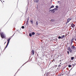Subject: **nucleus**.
Segmentation results:
<instances>
[{
  "label": "nucleus",
  "instance_id": "1",
  "mask_svg": "<svg viewBox=\"0 0 76 76\" xmlns=\"http://www.w3.org/2000/svg\"><path fill=\"white\" fill-rule=\"evenodd\" d=\"M0 35L1 36V37H3L2 38H6V35L3 34V33L1 32L0 33Z\"/></svg>",
  "mask_w": 76,
  "mask_h": 76
},
{
  "label": "nucleus",
  "instance_id": "2",
  "mask_svg": "<svg viewBox=\"0 0 76 76\" xmlns=\"http://www.w3.org/2000/svg\"><path fill=\"white\" fill-rule=\"evenodd\" d=\"M15 33H14L12 36L10 37V38L9 39H8L7 40V42H9V43L10 42V39H11V38H12V37H13V36H14V35H15Z\"/></svg>",
  "mask_w": 76,
  "mask_h": 76
},
{
  "label": "nucleus",
  "instance_id": "3",
  "mask_svg": "<svg viewBox=\"0 0 76 76\" xmlns=\"http://www.w3.org/2000/svg\"><path fill=\"white\" fill-rule=\"evenodd\" d=\"M71 20H72V18H68L67 20V23H69V21H70Z\"/></svg>",
  "mask_w": 76,
  "mask_h": 76
},
{
  "label": "nucleus",
  "instance_id": "4",
  "mask_svg": "<svg viewBox=\"0 0 76 76\" xmlns=\"http://www.w3.org/2000/svg\"><path fill=\"white\" fill-rule=\"evenodd\" d=\"M68 50L70 53H72V49H71L69 47L68 48Z\"/></svg>",
  "mask_w": 76,
  "mask_h": 76
},
{
  "label": "nucleus",
  "instance_id": "5",
  "mask_svg": "<svg viewBox=\"0 0 76 76\" xmlns=\"http://www.w3.org/2000/svg\"><path fill=\"white\" fill-rule=\"evenodd\" d=\"M71 25L72 27V28H75V25H74V24L72 23Z\"/></svg>",
  "mask_w": 76,
  "mask_h": 76
},
{
  "label": "nucleus",
  "instance_id": "6",
  "mask_svg": "<svg viewBox=\"0 0 76 76\" xmlns=\"http://www.w3.org/2000/svg\"><path fill=\"white\" fill-rule=\"evenodd\" d=\"M9 44V42H7V45L6 46V47H5V48H5L6 49V48H7V46H8Z\"/></svg>",
  "mask_w": 76,
  "mask_h": 76
},
{
  "label": "nucleus",
  "instance_id": "7",
  "mask_svg": "<svg viewBox=\"0 0 76 76\" xmlns=\"http://www.w3.org/2000/svg\"><path fill=\"white\" fill-rule=\"evenodd\" d=\"M75 47L74 45H72L71 47V49L72 50H73V49H75Z\"/></svg>",
  "mask_w": 76,
  "mask_h": 76
},
{
  "label": "nucleus",
  "instance_id": "8",
  "mask_svg": "<svg viewBox=\"0 0 76 76\" xmlns=\"http://www.w3.org/2000/svg\"><path fill=\"white\" fill-rule=\"evenodd\" d=\"M34 50H32L31 51V54L32 55H34Z\"/></svg>",
  "mask_w": 76,
  "mask_h": 76
},
{
  "label": "nucleus",
  "instance_id": "9",
  "mask_svg": "<svg viewBox=\"0 0 76 76\" xmlns=\"http://www.w3.org/2000/svg\"><path fill=\"white\" fill-rule=\"evenodd\" d=\"M64 37H65V35H62L61 36V39H63V38H64Z\"/></svg>",
  "mask_w": 76,
  "mask_h": 76
},
{
  "label": "nucleus",
  "instance_id": "10",
  "mask_svg": "<svg viewBox=\"0 0 76 76\" xmlns=\"http://www.w3.org/2000/svg\"><path fill=\"white\" fill-rule=\"evenodd\" d=\"M34 1L36 3H38V1H39V0H34Z\"/></svg>",
  "mask_w": 76,
  "mask_h": 76
},
{
  "label": "nucleus",
  "instance_id": "11",
  "mask_svg": "<svg viewBox=\"0 0 76 76\" xmlns=\"http://www.w3.org/2000/svg\"><path fill=\"white\" fill-rule=\"evenodd\" d=\"M27 22H29V17H28L27 18Z\"/></svg>",
  "mask_w": 76,
  "mask_h": 76
},
{
  "label": "nucleus",
  "instance_id": "12",
  "mask_svg": "<svg viewBox=\"0 0 76 76\" xmlns=\"http://www.w3.org/2000/svg\"><path fill=\"white\" fill-rule=\"evenodd\" d=\"M30 22H31V24H32V25H33V24L34 23V22H33V21H32V20H31Z\"/></svg>",
  "mask_w": 76,
  "mask_h": 76
},
{
  "label": "nucleus",
  "instance_id": "13",
  "mask_svg": "<svg viewBox=\"0 0 76 76\" xmlns=\"http://www.w3.org/2000/svg\"><path fill=\"white\" fill-rule=\"evenodd\" d=\"M32 35H35V32H32Z\"/></svg>",
  "mask_w": 76,
  "mask_h": 76
},
{
  "label": "nucleus",
  "instance_id": "14",
  "mask_svg": "<svg viewBox=\"0 0 76 76\" xmlns=\"http://www.w3.org/2000/svg\"><path fill=\"white\" fill-rule=\"evenodd\" d=\"M50 21L51 22H54V21H55V20L54 19H52V20H51Z\"/></svg>",
  "mask_w": 76,
  "mask_h": 76
},
{
  "label": "nucleus",
  "instance_id": "15",
  "mask_svg": "<svg viewBox=\"0 0 76 76\" xmlns=\"http://www.w3.org/2000/svg\"><path fill=\"white\" fill-rule=\"evenodd\" d=\"M29 36L30 37H32V34L31 33H30L29 34Z\"/></svg>",
  "mask_w": 76,
  "mask_h": 76
},
{
  "label": "nucleus",
  "instance_id": "16",
  "mask_svg": "<svg viewBox=\"0 0 76 76\" xmlns=\"http://www.w3.org/2000/svg\"><path fill=\"white\" fill-rule=\"evenodd\" d=\"M19 69L18 71L15 73V75H14V76H15V75H16V73H18V71H19Z\"/></svg>",
  "mask_w": 76,
  "mask_h": 76
},
{
  "label": "nucleus",
  "instance_id": "17",
  "mask_svg": "<svg viewBox=\"0 0 76 76\" xmlns=\"http://www.w3.org/2000/svg\"><path fill=\"white\" fill-rule=\"evenodd\" d=\"M73 59H74V57H72L71 58V59L72 60H73Z\"/></svg>",
  "mask_w": 76,
  "mask_h": 76
},
{
  "label": "nucleus",
  "instance_id": "18",
  "mask_svg": "<svg viewBox=\"0 0 76 76\" xmlns=\"http://www.w3.org/2000/svg\"><path fill=\"white\" fill-rule=\"evenodd\" d=\"M58 39H61V37L60 36H59L58 37Z\"/></svg>",
  "mask_w": 76,
  "mask_h": 76
},
{
  "label": "nucleus",
  "instance_id": "19",
  "mask_svg": "<svg viewBox=\"0 0 76 76\" xmlns=\"http://www.w3.org/2000/svg\"><path fill=\"white\" fill-rule=\"evenodd\" d=\"M54 6L53 5V6H52L51 7L50 9H51V8H54Z\"/></svg>",
  "mask_w": 76,
  "mask_h": 76
},
{
  "label": "nucleus",
  "instance_id": "20",
  "mask_svg": "<svg viewBox=\"0 0 76 76\" xmlns=\"http://www.w3.org/2000/svg\"><path fill=\"white\" fill-rule=\"evenodd\" d=\"M73 39H71V42H71V45H72V44L73 43Z\"/></svg>",
  "mask_w": 76,
  "mask_h": 76
},
{
  "label": "nucleus",
  "instance_id": "21",
  "mask_svg": "<svg viewBox=\"0 0 76 76\" xmlns=\"http://www.w3.org/2000/svg\"><path fill=\"white\" fill-rule=\"evenodd\" d=\"M38 21H37L36 23V25H38Z\"/></svg>",
  "mask_w": 76,
  "mask_h": 76
},
{
  "label": "nucleus",
  "instance_id": "22",
  "mask_svg": "<svg viewBox=\"0 0 76 76\" xmlns=\"http://www.w3.org/2000/svg\"><path fill=\"white\" fill-rule=\"evenodd\" d=\"M24 28H25V27H24V26H22L21 27V28H22V29H24Z\"/></svg>",
  "mask_w": 76,
  "mask_h": 76
},
{
  "label": "nucleus",
  "instance_id": "23",
  "mask_svg": "<svg viewBox=\"0 0 76 76\" xmlns=\"http://www.w3.org/2000/svg\"><path fill=\"white\" fill-rule=\"evenodd\" d=\"M69 67H71V65H68Z\"/></svg>",
  "mask_w": 76,
  "mask_h": 76
},
{
  "label": "nucleus",
  "instance_id": "24",
  "mask_svg": "<svg viewBox=\"0 0 76 76\" xmlns=\"http://www.w3.org/2000/svg\"><path fill=\"white\" fill-rule=\"evenodd\" d=\"M56 8H58V6H56Z\"/></svg>",
  "mask_w": 76,
  "mask_h": 76
},
{
  "label": "nucleus",
  "instance_id": "25",
  "mask_svg": "<svg viewBox=\"0 0 76 76\" xmlns=\"http://www.w3.org/2000/svg\"><path fill=\"white\" fill-rule=\"evenodd\" d=\"M28 21H27V22L26 23V25H28Z\"/></svg>",
  "mask_w": 76,
  "mask_h": 76
},
{
  "label": "nucleus",
  "instance_id": "26",
  "mask_svg": "<svg viewBox=\"0 0 76 76\" xmlns=\"http://www.w3.org/2000/svg\"><path fill=\"white\" fill-rule=\"evenodd\" d=\"M27 63V62H26V63H25L24 64H23V65L22 66H23V65H24V64H26V63Z\"/></svg>",
  "mask_w": 76,
  "mask_h": 76
},
{
  "label": "nucleus",
  "instance_id": "27",
  "mask_svg": "<svg viewBox=\"0 0 76 76\" xmlns=\"http://www.w3.org/2000/svg\"><path fill=\"white\" fill-rule=\"evenodd\" d=\"M67 53L68 54H69V51H68L67 52Z\"/></svg>",
  "mask_w": 76,
  "mask_h": 76
},
{
  "label": "nucleus",
  "instance_id": "28",
  "mask_svg": "<svg viewBox=\"0 0 76 76\" xmlns=\"http://www.w3.org/2000/svg\"><path fill=\"white\" fill-rule=\"evenodd\" d=\"M54 10H55V9H54L53 10H50V11L53 10V11Z\"/></svg>",
  "mask_w": 76,
  "mask_h": 76
},
{
  "label": "nucleus",
  "instance_id": "29",
  "mask_svg": "<svg viewBox=\"0 0 76 76\" xmlns=\"http://www.w3.org/2000/svg\"><path fill=\"white\" fill-rule=\"evenodd\" d=\"M6 42H5L4 43V45H5V44H6Z\"/></svg>",
  "mask_w": 76,
  "mask_h": 76
},
{
  "label": "nucleus",
  "instance_id": "30",
  "mask_svg": "<svg viewBox=\"0 0 76 76\" xmlns=\"http://www.w3.org/2000/svg\"><path fill=\"white\" fill-rule=\"evenodd\" d=\"M6 50V49H5V48H4V49L3 50V51H4V50Z\"/></svg>",
  "mask_w": 76,
  "mask_h": 76
},
{
  "label": "nucleus",
  "instance_id": "31",
  "mask_svg": "<svg viewBox=\"0 0 76 76\" xmlns=\"http://www.w3.org/2000/svg\"><path fill=\"white\" fill-rule=\"evenodd\" d=\"M18 31H19V30H18V31H16V32H17Z\"/></svg>",
  "mask_w": 76,
  "mask_h": 76
},
{
  "label": "nucleus",
  "instance_id": "32",
  "mask_svg": "<svg viewBox=\"0 0 76 76\" xmlns=\"http://www.w3.org/2000/svg\"><path fill=\"white\" fill-rule=\"evenodd\" d=\"M74 39V38H72V39H73V40Z\"/></svg>",
  "mask_w": 76,
  "mask_h": 76
},
{
  "label": "nucleus",
  "instance_id": "33",
  "mask_svg": "<svg viewBox=\"0 0 76 76\" xmlns=\"http://www.w3.org/2000/svg\"><path fill=\"white\" fill-rule=\"evenodd\" d=\"M58 3H59V2H60V1H58Z\"/></svg>",
  "mask_w": 76,
  "mask_h": 76
},
{
  "label": "nucleus",
  "instance_id": "34",
  "mask_svg": "<svg viewBox=\"0 0 76 76\" xmlns=\"http://www.w3.org/2000/svg\"><path fill=\"white\" fill-rule=\"evenodd\" d=\"M3 2H4V1H3Z\"/></svg>",
  "mask_w": 76,
  "mask_h": 76
},
{
  "label": "nucleus",
  "instance_id": "35",
  "mask_svg": "<svg viewBox=\"0 0 76 76\" xmlns=\"http://www.w3.org/2000/svg\"><path fill=\"white\" fill-rule=\"evenodd\" d=\"M1 1V2H2V3H3V2H2V1Z\"/></svg>",
  "mask_w": 76,
  "mask_h": 76
},
{
  "label": "nucleus",
  "instance_id": "36",
  "mask_svg": "<svg viewBox=\"0 0 76 76\" xmlns=\"http://www.w3.org/2000/svg\"><path fill=\"white\" fill-rule=\"evenodd\" d=\"M14 29H15V28H14Z\"/></svg>",
  "mask_w": 76,
  "mask_h": 76
},
{
  "label": "nucleus",
  "instance_id": "37",
  "mask_svg": "<svg viewBox=\"0 0 76 76\" xmlns=\"http://www.w3.org/2000/svg\"><path fill=\"white\" fill-rule=\"evenodd\" d=\"M61 75H63V74H61Z\"/></svg>",
  "mask_w": 76,
  "mask_h": 76
},
{
  "label": "nucleus",
  "instance_id": "38",
  "mask_svg": "<svg viewBox=\"0 0 76 76\" xmlns=\"http://www.w3.org/2000/svg\"><path fill=\"white\" fill-rule=\"evenodd\" d=\"M18 32L19 33V31H18Z\"/></svg>",
  "mask_w": 76,
  "mask_h": 76
},
{
  "label": "nucleus",
  "instance_id": "39",
  "mask_svg": "<svg viewBox=\"0 0 76 76\" xmlns=\"http://www.w3.org/2000/svg\"><path fill=\"white\" fill-rule=\"evenodd\" d=\"M72 68L71 69V70H72Z\"/></svg>",
  "mask_w": 76,
  "mask_h": 76
},
{
  "label": "nucleus",
  "instance_id": "40",
  "mask_svg": "<svg viewBox=\"0 0 76 76\" xmlns=\"http://www.w3.org/2000/svg\"><path fill=\"white\" fill-rule=\"evenodd\" d=\"M6 23H6V24H5V25H6Z\"/></svg>",
  "mask_w": 76,
  "mask_h": 76
},
{
  "label": "nucleus",
  "instance_id": "41",
  "mask_svg": "<svg viewBox=\"0 0 76 76\" xmlns=\"http://www.w3.org/2000/svg\"><path fill=\"white\" fill-rule=\"evenodd\" d=\"M6 23H6V24H5V25H6Z\"/></svg>",
  "mask_w": 76,
  "mask_h": 76
},
{
  "label": "nucleus",
  "instance_id": "42",
  "mask_svg": "<svg viewBox=\"0 0 76 76\" xmlns=\"http://www.w3.org/2000/svg\"><path fill=\"white\" fill-rule=\"evenodd\" d=\"M6 23H6V24H5V25H6Z\"/></svg>",
  "mask_w": 76,
  "mask_h": 76
},
{
  "label": "nucleus",
  "instance_id": "43",
  "mask_svg": "<svg viewBox=\"0 0 76 76\" xmlns=\"http://www.w3.org/2000/svg\"><path fill=\"white\" fill-rule=\"evenodd\" d=\"M6 23H6V24H5V25H6Z\"/></svg>",
  "mask_w": 76,
  "mask_h": 76
},
{
  "label": "nucleus",
  "instance_id": "44",
  "mask_svg": "<svg viewBox=\"0 0 76 76\" xmlns=\"http://www.w3.org/2000/svg\"><path fill=\"white\" fill-rule=\"evenodd\" d=\"M6 23H6V24H5V25H6Z\"/></svg>",
  "mask_w": 76,
  "mask_h": 76
},
{
  "label": "nucleus",
  "instance_id": "45",
  "mask_svg": "<svg viewBox=\"0 0 76 76\" xmlns=\"http://www.w3.org/2000/svg\"><path fill=\"white\" fill-rule=\"evenodd\" d=\"M6 23H6V24H5V25H6Z\"/></svg>",
  "mask_w": 76,
  "mask_h": 76
},
{
  "label": "nucleus",
  "instance_id": "46",
  "mask_svg": "<svg viewBox=\"0 0 76 76\" xmlns=\"http://www.w3.org/2000/svg\"><path fill=\"white\" fill-rule=\"evenodd\" d=\"M0 0V1H1V0Z\"/></svg>",
  "mask_w": 76,
  "mask_h": 76
},
{
  "label": "nucleus",
  "instance_id": "47",
  "mask_svg": "<svg viewBox=\"0 0 76 76\" xmlns=\"http://www.w3.org/2000/svg\"><path fill=\"white\" fill-rule=\"evenodd\" d=\"M18 1H19V0H18Z\"/></svg>",
  "mask_w": 76,
  "mask_h": 76
}]
</instances>
